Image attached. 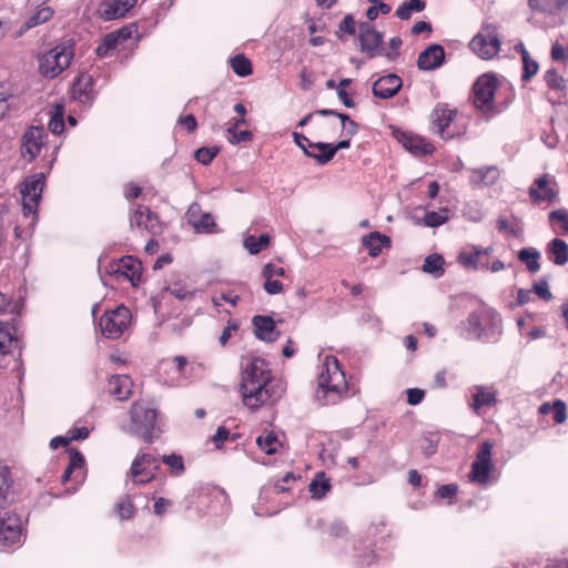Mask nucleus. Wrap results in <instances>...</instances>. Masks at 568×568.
Here are the masks:
<instances>
[{
    "mask_svg": "<svg viewBox=\"0 0 568 568\" xmlns=\"http://www.w3.org/2000/svg\"><path fill=\"white\" fill-rule=\"evenodd\" d=\"M240 393L244 405L256 409L267 402H276L282 396L283 388L273 381L267 363L263 358L254 357L242 372Z\"/></svg>",
    "mask_w": 568,
    "mask_h": 568,
    "instance_id": "1",
    "label": "nucleus"
},
{
    "mask_svg": "<svg viewBox=\"0 0 568 568\" xmlns=\"http://www.w3.org/2000/svg\"><path fill=\"white\" fill-rule=\"evenodd\" d=\"M347 390L345 374L334 356H326L318 375L316 399L321 405L338 403Z\"/></svg>",
    "mask_w": 568,
    "mask_h": 568,
    "instance_id": "2",
    "label": "nucleus"
},
{
    "mask_svg": "<svg viewBox=\"0 0 568 568\" xmlns=\"http://www.w3.org/2000/svg\"><path fill=\"white\" fill-rule=\"evenodd\" d=\"M130 424L122 429L131 435L141 438L148 444H152L159 438L162 432L158 424V410L144 400H136L129 410Z\"/></svg>",
    "mask_w": 568,
    "mask_h": 568,
    "instance_id": "3",
    "label": "nucleus"
},
{
    "mask_svg": "<svg viewBox=\"0 0 568 568\" xmlns=\"http://www.w3.org/2000/svg\"><path fill=\"white\" fill-rule=\"evenodd\" d=\"M45 176L43 173H36L27 178L20 185L22 211L24 217H30L29 226L33 227L37 222L38 204L44 187Z\"/></svg>",
    "mask_w": 568,
    "mask_h": 568,
    "instance_id": "4",
    "label": "nucleus"
},
{
    "mask_svg": "<svg viewBox=\"0 0 568 568\" xmlns=\"http://www.w3.org/2000/svg\"><path fill=\"white\" fill-rule=\"evenodd\" d=\"M72 58L73 53L68 47L57 45L39 57L38 70L42 75L53 79L70 65Z\"/></svg>",
    "mask_w": 568,
    "mask_h": 568,
    "instance_id": "5",
    "label": "nucleus"
},
{
    "mask_svg": "<svg viewBox=\"0 0 568 568\" xmlns=\"http://www.w3.org/2000/svg\"><path fill=\"white\" fill-rule=\"evenodd\" d=\"M500 40L495 24L485 23L480 31L469 42V48L480 59L488 60L500 51Z\"/></svg>",
    "mask_w": 568,
    "mask_h": 568,
    "instance_id": "6",
    "label": "nucleus"
},
{
    "mask_svg": "<svg viewBox=\"0 0 568 568\" xmlns=\"http://www.w3.org/2000/svg\"><path fill=\"white\" fill-rule=\"evenodd\" d=\"M131 320V313L128 307L121 305L116 308L105 312L99 322L102 334L108 338H119L128 328Z\"/></svg>",
    "mask_w": 568,
    "mask_h": 568,
    "instance_id": "7",
    "label": "nucleus"
},
{
    "mask_svg": "<svg viewBox=\"0 0 568 568\" xmlns=\"http://www.w3.org/2000/svg\"><path fill=\"white\" fill-rule=\"evenodd\" d=\"M497 79L490 74L480 75L473 85V103L476 109L488 112L495 106Z\"/></svg>",
    "mask_w": 568,
    "mask_h": 568,
    "instance_id": "8",
    "label": "nucleus"
},
{
    "mask_svg": "<svg viewBox=\"0 0 568 568\" xmlns=\"http://www.w3.org/2000/svg\"><path fill=\"white\" fill-rule=\"evenodd\" d=\"M493 444L485 442L480 445L476 458L471 464V469L468 474V478L471 483L480 486H486L489 483L490 474L494 470L491 462Z\"/></svg>",
    "mask_w": 568,
    "mask_h": 568,
    "instance_id": "9",
    "label": "nucleus"
},
{
    "mask_svg": "<svg viewBox=\"0 0 568 568\" xmlns=\"http://www.w3.org/2000/svg\"><path fill=\"white\" fill-rule=\"evenodd\" d=\"M159 468L155 457L151 454L141 453L133 459L128 477L139 485L153 480Z\"/></svg>",
    "mask_w": 568,
    "mask_h": 568,
    "instance_id": "10",
    "label": "nucleus"
},
{
    "mask_svg": "<svg viewBox=\"0 0 568 568\" xmlns=\"http://www.w3.org/2000/svg\"><path fill=\"white\" fill-rule=\"evenodd\" d=\"M22 519L14 513L0 514V547L10 548L21 542Z\"/></svg>",
    "mask_w": 568,
    "mask_h": 568,
    "instance_id": "11",
    "label": "nucleus"
},
{
    "mask_svg": "<svg viewBox=\"0 0 568 568\" xmlns=\"http://www.w3.org/2000/svg\"><path fill=\"white\" fill-rule=\"evenodd\" d=\"M361 50L369 58L386 55L392 59V53L384 52L383 33L376 31L372 24L363 22L359 24Z\"/></svg>",
    "mask_w": 568,
    "mask_h": 568,
    "instance_id": "12",
    "label": "nucleus"
},
{
    "mask_svg": "<svg viewBox=\"0 0 568 568\" xmlns=\"http://www.w3.org/2000/svg\"><path fill=\"white\" fill-rule=\"evenodd\" d=\"M528 194L535 203H554L558 196L557 183L554 176L542 174L528 189Z\"/></svg>",
    "mask_w": 568,
    "mask_h": 568,
    "instance_id": "13",
    "label": "nucleus"
},
{
    "mask_svg": "<svg viewBox=\"0 0 568 568\" xmlns=\"http://www.w3.org/2000/svg\"><path fill=\"white\" fill-rule=\"evenodd\" d=\"M187 223L196 233H216V223L211 213L202 212L200 204L192 203L185 214Z\"/></svg>",
    "mask_w": 568,
    "mask_h": 568,
    "instance_id": "14",
    "label": "nucleus"
},
{
    "mask_svg": "<svg viewBox=\"0 0 568 568\" xmlns=\"http://www.w3.org/2000/svg\"><path fill=\"white\" fill-rule=\"evenodd\" d=\"M47 133L42 126H31L22 136L21 153L28 161H33L44 145Z\"/></svg>",
    "mask_w": 568,
    "mask_h": 568,
    "instance_id": "15",
    "label": "nucleus"
},
{
    "mask_svg": "<svg viewBox=\"0 0 568 568\" xmlns=\"http://www.w3.org/2000/svg\"><path fill=\"white\" fill-rule=\"evenodd\" d=\"M138 0H103L99 6V16L111 21L124 17Z\"/></svg>",
    "mask_w": 568,
    "mask_h": 568,
    "instance_id": "16",
    "label": "nucleus"
},
{
    "mask_svg": "<svg viewBox=\"0 0 568 568\" xmlns=\"http://www.w3.org/2000/svg\"><path fill=\"white\" fill-rule=\"evenodd\" d=\"M491 251V247L481 248L478 246H469L458 254V262L467 268H488V262L484 260Z\"/></svg>",
    "mask_w": 568,
    "mask_h": 568,
    "instance_id": "17",
    "label": "nucleus"
},
{
    "mask_svg": "<svg viewBox=\"0 0 568 568\" xmlns=\"http://www.w3.org/2000/svg\"><path fill=\"white\" fill-rule=\"evenodd\" d=\"M444 60V48L440 44H430L419 53L417 65L420 70L430 71L439 68Z\"/></svg>",
    "mask_w": 568,
    "mask_h": 568,
    "instance_id": "18",
    "label": "nucleus"
},
{
    "mask_svg": "<svg viewBox=\"0 0 568 568\" xmlns=\"http://www.w3.org/2000/svg\"><path fill=\"white\" fill-rule=\"evenodd\" d=\"M133 381L126 375H112L109 379L108 392L119 402L128 400L132 395Z\"/></svg>",
    "mask_w": 568,
    "mask_h": 568,
    "instance_id": "19",
    "label": "nucleus"
},
{
    "mask_svg": "<svg viewBox=\"0 0 568 568\" xmlns=\"http://www.w3.org/2000/svg\"><path fill=\"white\" fill-rule=\"evenodd\" d=\"M456 115L455 110L448 109L444 104H437L432 112L433 130L438 133L443 139L450 138L452 134H446V129Z\"/></svg>",
    "mask_w": 568,
    "mask_h": 568,
    "instance_id": "20",
    "label": "nucleus"
},
{
    "mask_svg": "<svg viewBox=\"0 0 568 568\" xmlns=\"http://www.w3.org/2000/svg\"><path fill=\"white\" fill-rule=\"evenodd\" d=\"M402 88V79L396 74H387L373 84V93L381 99H389L394 97Z\"/></svg>",
    "mask_w": 568,
    "mask_h": 568,
    "instance_id": "21",
    "label": "nucleus"
},
{
    "mask_svg": "<svg viewBox=\"0 0 568 568\" xmlns=\"http://www.w3.org/2000/svg\"><path fill=\"white\" fill-rule=\"evenodd\" d=\"M256 338L265 342H274L278 337L275 332V322L270 316L255 315L252 320Z\"/></svg>",
    "mask_w": 568,
    "mask_h": 568,
    "instance_id": "22",
    "label": "nucleus"
},
{
    "mask_svg": "<svg viewBox=\"0 0 568 568\" xmlns=\"http://www.w3.org/2000/svg\"><path fill=\"white\" fill-rule=\"evenodd\" d=\"M93 80L89 74H81L77 78L72 85V97L82 104H91L93 102L92 91Z\"/></svg>",
    "mask_w": 568,
    "mask_h": 568,
    "instance_id": "23",
    "label": "nucleus"
},
{
    "mask_svg": "<svg viewBox=\"0 0 568 568\" xmlns=\"http://www.w3.org/2000/svg\"><path fill=\"white\" fill-rule=\"evenodd\" d=\"M500 176L499 169L495 165L471 169L469 180L478 187L494 185Z\"/></svg>",
    "mask_w": 568,
    "mask_h": 568,
    "instance_id": "24",
    "label": "nucleus"
},
{
    "mask_svg": "<svg viewBox=\"0 0 568 568\" xmlns=\"http://www.w3.org/2000/svg\"><path fill=\"white\" fill-rule=\"evenodd\" d=\"M399 142L414 155H428L434 152L433 144L418 135L403 133L399 138Z\"/></svg>",
    "mask_w": 568,
    "mask_h": 568,
    "instance_id": "25",
    "label": "nucleus"
},
{
    "mask_svg": "<svg viewBox=\"0 0 568 568\" xmlns=\"http://www.w3.org/2000/svg\"><path fill=\"white\" fill-rule=\"evenodd\" d=\"M141 263L131 256H125L120 260L114 273H119L128 278L132 285H136L141 278Z\"/></svg>",
    "mask_w": 568,
    "mask_h": 568,
    "instance_id": "26",
    "label": "nucleus"
},
{
    "mask_svg": "<svg viewBox=\"0 0 568 568\" xmlns=\"http://www.w3.org/2000/svg\"><path fill=\"white\" fill-rule=\"evenodd\" d=\"M351 145L349 138L339 141L337 144L324 143V142H315L312 146L316 148V150L322 151V154H317L315 156V161L324 165L328 163L337 151L343 149H348Z\"/></svg>",
    "mask_w": 568,
    "mask_h": 568,
    "instance_id": "27",
    "label": "nucleus"
},
{
    "mask_svg": "<svg viewBox=\"0 0 568 568\" xmlns=\"http://www.w3.org/2000/svg\"><path fill=\"white\" fill-rule=\"evenodd\" d=\"M131 223H135L139 229L153 231L158 223V217L148 206L140 205L135 210Z\"/></svg>",
    "mask_w": 568,
    "mask_h": 568,
    "instance_id": "28",
    "label": "nucleus"
},
{
    "mask_svg": "<svg viewBox=\"0 0 568 568\" xmlns=\"http://www.w3.org/2000/svg\"><path fill=\"white\" fill-rule=\"evenodd\" d=\"M389 244V237L379 232H372L363 237V245L368 250V254L372 257L378 256L383 246H388Z\"/></svg>",
    "mask_w": 568,
    "mask_h": 568,
    "instance_id": "29",
    "label": "nucleus"
},
{
    "mask_svg": "<svg viewBox=\"0 0 568 568\" xmlns=\"http://www.w3.org/2000/svg\"><path fill=\"white\" fill-rule=\"evenodd\" d=\"M547 251L554 264L562 266L568 262V244L564 240H551Z\"/></svg>",
    "mask_w": 568,
    "mask_h": 568,
    "instance_id": "30",
    "label": "nucleus"
},
{
    "mask_svg": "<svg viewBox=\"0 0 568 568\" xmlns=\"http://www.w3.org/2000/svg\"><path fill=\"white\" fill-rule=\"evenodd\" d=\"M16 329L10 323L0 322V353L11 352L13 345L18 346V339L14 337Z\"/></svg>",
    "mask_w": 568,
    "mask_h": 568,
    "instance_id": "31",
    "label": "nucleus"
},
{
    "mask_svg": "<svg viewBox=\"0 0 568 568\" xmlns=\"http://www.w3.org/2000/svg\"><path fill=\"white\" fill-rule=\"evenodd\" d=\"M53 13H54V11L50 7H43V8L39 9L36 13H33L30 18H28L27 21L22 24L19 36H21L23 32H26L39 24H42V23L49 21L52 18Z\"/></svg>",
    "mask_w": 568,
    "mask_h": 568,
    "instance_id": "32",
    "label": "nucleus"
},
{
    "mask_svg": "<svg viewBox=\"0 0 568 568\" xmlns=\"http://www.w3.org/2000/svg\"><path fill=\"white\" fill-rule=\"evenodd\" d=\"M540 253L534 247H525L518 252V260L523 262L530 273H536L540 268Z\"/></svg>",
    "mask_w": 568,
    "mask_h": 568,
    "instance_id": "33",
    "label": "nucleus"
},
{
    "mask_svg": "<svg viewBox=\"0 0 568 568\" xmlns=\"http://www.w3.org/2000/svg\"><path fill=\"white\" fill-rule=\"evenodd\" d=\"M308 489L313 498L321 499L331 489L329 479L325 477L324 473H317L314 479L310 483Z\"/></svg>",
    "mask_w": 568,
    "mask_h": 568,
    "instance_id": "34",
    "label": "nucleus"
},
{
    "mask_svg": "<svg viewBox=\"0 0 568 568\" xmlns=\"http://www.w3.org/2000/svg\"><path fill=\"white\" fill-rule=\"evenodd\" d=\"M496 403L495 393L486 392L483 386L476 387V393L473 395L471 408L475 413H479L483 406H491Z\"/></svg>",
    "mask_w": 568,
    "mask_h": 568,
    "instance_id": "35",
    "label": "nucleus"
},
{
    "mask_svg": "<svg viewBox=\"0 0 568 568\" xmlns=\"http://www.w3.org/2000/svg\"><path fill=\"white\" fill-rule=\"evenodd\" d=\"M426 7L424 0H408L396 9V17L400 20H408L413 12H422Z\"/></svg>",
    "mask_w": 568,
    "mask_h": 568,
    "instance_id": "36",
    "label": "nucleus"
},
{
    "mask_svg": "<svg viewBox=\"0 0 568 568\" xmlns=\"http://www.w3.org/2000/svg\"><path fill=\"white\" fill-rule=\"evenodd\" d=\"M256 445L267 455L276 453L280 444L278 437L273 432H265L256 438Z\"/></svg>",
    "mask_w": 568,
    "mask_h": 568,
    "instance_id": "37",
    "label": "nucleus"
},
{
    "mask_svg": "<svg viewBox=\"0 0 568 568\" xmlns=\"http://www.w3.org/2000/svg\"><path fill=\"white\" fill-rule=\"evenodd\" d=\"M444 258L439 254L428 255L423 264V272L432 274L435 278L443 276L444 274Z\"/></svg>",
    "mask_w": 568,
    "mask_h": 568,
    "instance_id": "38",
    "label": "nucleus"
},
{
    "mask_svg": "<svg viewBox=\"0 0 568 568\" xmlns=\"http://www.w3.org/2000/svg\"><path fill=\"white\" fill-rule=\"evenodd\" d=\"M9 475V468L6 465L0 464V507L8 503L12 496L10 490L12 480Z\"/></svg>",
    "mask_w": 568,
    "mask_h": 568,
    "instance_id": "39",
    "label": "nucleus"
},
{
    "mask_svg": "<svg viewBox=\"0 0 568 568\" xmlns=\"http://www.w3.org/2000/svg\"><path fill=\"white\" fill-rule=\"evenodd\" d=\"M51 118L49 121V130L54 134H60L64 130V106L62 104H55L50 111Z\"/></svg>",
    "mask_w": 568,
    "mask_h": 568,
    "instance_id": "40",
    "label": "nucleus"
},
{
    "mask_svg": "<svg viewBox=\"0 0 568 568\" xmlns=\"http://www.w3.org/2000/svg\"><path fill=\"white\" fill-rule=\"evenodd\" d=\"M268 234H261L258 237L250 235L245 237L243 245L250 254L256 255L270 244Z\"/></svg>",
    "mask_w": 568,
    "mask_h": 568,
    "instance_id": "41",
    "label": "nucleus"
},
{
    "mask_svg": "<svg viewBox=\"0 0 568 568\" xmlns=\"http://www.w3.org/2000/svg\"><path fill=\"white\" fill-rule=\"evenodd\" d=\"M231 67L239 77H247L252 73V63L244 54H236L232 58Z\"/></svg>",
    "mask_w": 568,
    "mask_h": 568,
    "instance_id": "42",
    "label": "nucleus"
},
{
    "mask_svg": "<svg viewBox=\"0 0 568 568\" xmlns=\"http://www.w3.org/2000/svg\"><path fill=\"white\" fill-rule=\"evenodd\" d=\"M568 0H557L555 4L545 2V0H528L530 9L545 13H554L561 10Z\"/></svg>",
    "mask_w": 568,
    "mask_h": 568,
    "instance_id": "43",
    "label": "nucleus"
},
{
    "mask_svg": "<svg viewBox=\"0 0 568 568\" xmlns=\"http://www.w3.org/2000/svg\"><path fill=\"white\" fill-rule=\"evenodd\" d=\"M70 463L69 466L71 469L75 471L74 479L80 483L83 479V466L84 458L80 452L77 449L69 450Z\"/></svg>",
    "mask_w": 568,
    "mask_h": 568,
    "instance_id": "44",
    "label": "nucleus"
},
{
    "mask_svg": "<svg viewBox=\"0 0 568 568\" xmlns=\"http://www.w3.org/2000/svg\"><path fill=\"white\" fill-rule=\"evenodd\" d=\"M465 327L471 337L480 338L481 333H483L480 313L479 312L470 313L465 322Z\"/></svg>",
    "mask_w": 568,
    "mask_h": 568,
    "instance_id": "45",
    "label": "nucleus"
},
{
    "mask_svg": "<svg viewBox=\"0 0 568 568\" xmlns=\"http://www.w3.org/2000/svg\"><path fill=\"white\" fill-rule=\"evenodd\" d=\"M120 40V33L110 32L108 33L102 43L95 49L99 57H108L110 51L115 49Z\"/></svg>",
    "mask_w": 568,
    "mask_h": 568,
    "instance_id": "46",
    "label": "nucleus"
},
{
    "mask_svg": "<svg viewBox=\"0 0 568 568\" xmlns=\"http://www.w3.org/2000/svg\"><path fill=\"white\" fill-rule=\"evenodd\" d=\"M544 79L549 89L556 91L566 90V80L557 72L556 69H549L545 72Z\"/></svg>",
    "mask_w": 568,
    "mask_h": 568,
    "instance_id": "47",
    "label": "nucleus"
},
{
    "mask_svg": "<svg viewBox=\"0 0 568 568\" xmlns=\"http://www.w3.org/2000/svg\"><path fill=\"white\" fill-rule=\"evenodd\" d=\"M448 220L447 210L440 212H427L424 216V225L428 227H437Z\"/></svg>",
    "mask_w": 568,
    "mask_h": 568,
    "instance_id": "48",
    "label": "nucleus"
},
{
    "mask_svg": "<svg viewBox=\"0 0 568 568\" xmlns=\"http://www.w3.org/2000/svg\"><path fill=\"white\" fill-rule=\"evenodd\" d=\"M166 291L181 301L191 300L195 293V290H192L181 283H174L171 286H168Z\"/></svg>",
    "mask_w": 568,
    "mask_h": 568,
    "instance_id": "49",
    "label": "nucleus"
},
{
    "mask_svg": "<svg viewBox=\"0 0 568 568\" xmlns=\"http://www.w3.org/2000/svg\"><path fill=\"white\" fill-rule=\"evenodd\" d=\"M162 462L172 469L174 475H181L184 471V463L181 455H163Z\"/></svg>",
    "mask_w": 568,
    "mask_h": 568,
    "instance_id": "50",
    "label": "nucleus"
},
{
    "mask_svg": "<svg viewBox=\"0 0 568 568\" xmlns=\"http://www.w3.org/2000/svg\"><path fill=\"white\" fill-rule=\"evenodd\" d=\"M12 90L9 84L0 83V119H2L10 108L9 100L12 98Z\"/></svg>",
    "mask_w": 568,
    "mask_h": 568,
    "instance_id": "51",
    "label": "nucleus"
},
{
    "mask_svg": "<svg viewBox=\"0 0 568 568\" xmlns=\"http://www.w3.org/2000/svg\"><path fill=\"white\" fill-rule=\"evenodd\" d=\"M293 139H294V142L298 145V148H301L303 150V152L306 156L315 160V156L317 154H315L313 151H311V149L316 150V148L311 146L314 144L313 142H311L304 134L298 133V132H293Z\"/></svg>",
    "mask_w": 568,
    "mask_h": 568,
    "instance_id": "52",
    "label": "nucleus"
},
{
    "mask_svg": "<svg viewBox=\"0 0 568 568\" xmlns=\"http://www.w3.org/2000/svg\"><path fill=\"white\" fill-rule=\"evenodd\" d=\"M226 131L230 135L229 141L232 144L250 141L253 136L251 131H237V128H235V125H230Z\"/></svg>",
    "mask_w": 568,
    "mask_h": 568,
    "instance_id": "53",
    "label": "nucleus"
},
{
    "mask_svg": "<svg viewBox=\"0 0 568 568\" xmlns=\"http://www.w3.org/2000/svg\"><path fill=\"white\" fill-rule=\"evenodd\" d=\"M219 153V148H200L195 151L194 156L200 163L207 165Z\"/></svg>",
    "mask_w": 568,
    "mask_h": 568,
    "instance_id": "54",
    "label": "nucleus"
},
{
    "mask_svg": "<svg viewBox=\"0 0 568 568\" xmlns=\"http://www.w3.org/2000/svg\"><path fill=\"white\" fill-rule=\"evenodd\" d=\"M550 223H559L562 232L568 234V211L565 209H559L551 211L549 213Z\"/></svg>",
    "mask_w": 568,
    "mask_h": 568,
    "instance_id": "55",
    "label": "nucleus"
},
{
    "mask_svg": "<svg viewBox=\"0 0 568 568\" xmlns=\"http://www.w3.org/2000/svg\"><path fill=\"white\" fill-rule=\"evenodd\" d=\"M438 443V436L436 434H427L423 438L422 449L426 456L435 454Z\"/></svg>",
    "mask_w": 568,
    "mask_h": 568,
    "instance_id": "56",
    "label": "nucleus"
},
{
    "mask_svg": "<svg viewBox=\"0 0 568 568\" xmlns=\"http://www.w3.org/2000/svg\"><path fill=\"white\" fill-rule=\"evenodd\" d=\"M524 64V73H523V80L528 81L534 77L538 71V63L530 58V55L525 57L523 59Z\"/></svg>",
    "mask_w": 568,
    "mask_h": 568,
    "instance_id": "57",
    "label": "nucleus"
},
{
    "mask_svg": "<svg viewBox=\"0 0 568 568\" xmlns=\"http://www.w3.org/2000/svg\"><path fill=\"white\" fill-rule=\"evenodd\" d=\"M551 412L554 413V420L557 424H562L567 418L565 403L560 399H557L556 402H554V404H551Z\"/></svg>",
    "mask_w": 568,
    "mask_h": 568,
    "instance_id": "58",
    "label": "nucleus"
},
{
    "mask_svg": "<svg viewBox=\"0 0 568 568\" xmlns=\"http://www.w3.org/2000/svg\"><path fill=\"white\" fill-rule=\"evenodd\" d=\"M458 487L455 484L442 485L437 489V496L443 499H452L456 496Z\"/></svg>",
    "mask_w": 568,
    "mask_h": 568,
    "instance_id": "59",
    "label": "nucleus"
},
{
    "mask_svg": "<svg viewBox=\"0 0 568 568\" xmlns=\"http://www.w3.org/2000/svg\"><path fill=\"white\" fill-rule=\"evenodd\" d=\"M534 292L545 301H550L552 298V294L549 291L548 283L546 281L535 283Z\"/></svg>",
    "mask_w": 568,
    "mask_h": 568,
    "instance_id": "60",
    "label": "nucleus"
},
{
    "mask_svg": "<svg viewBox=\"0 0 568 568\" xmlns=\"http://www.w3.org/2000/svg\"><path fill=\"white\" fill-rule=\"evenodd\" d=\"M264 278H265L264 290L268 294L275 295V294H280L283 291V284L280 281L273 280L271 277H264Z\"/></svg>",
    "mask_w": 568,
    "mask_h": 568,
    "instance_id": "61",
    "label": "nucleus"
},
{
    "mask_svg": "<svg viewBox=\"0 0 568 568\" xmlns=\"http://www.w3.org/2000/svg\"><path fill=\"white\" fill-rule=\"evenodd\" d=\"M262 274H263V277H271V278H273L274 276L282 277L285 275V270L283 267H277L272 263H267L263 267Z\"/></svg>",
    "mask_w": 568,
    "mask_h": 568,
    "instance_id": "62",
    "label": "nucleus"
},
{
    "mask_svg": "<svg viewBox=\"0 0 568 568\" xmlns=\"http://www.w3.org/2000/svg\"><path fill=\"white\" fill-rule=\"evenodd\" d=\"M239 329V325L235 322H229L226 327L223 329L222 334L220 335L219 342L222 346H225L229 342V339L232 336L233 332H236Z\"/></svg>",
    "mask_w": 568,
    "mask_h": 568,
    "instance_id": "63",
    "label": "nucleus"
},
{
    "mask_svg": "<svg viewBox=\"0 0 568 568\" xmlns=\"http://www.w3.org/2000/svg\"><path fill=\"white\" fill-rule=\"evenodd\" d=\"M118 513L122 519H130L134 514V506L131 501H122L118 504Z\"/></svg>",
    "mask_w": 568,
    "mask_h": 568,
    "instance_id": "64",
    "label": "nucleus"
}]
</instances>
